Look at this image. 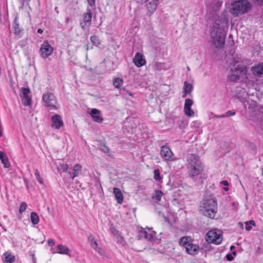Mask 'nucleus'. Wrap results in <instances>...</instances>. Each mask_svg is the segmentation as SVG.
Listing matches in <instances>:
<instances>
[{
	"label": "nucleus",
	"instance_id": "obj_2",
	"mask_svg": "<svg viewBox=\"0 0 263 263\" xmlns=\"http://www.w3.org/2000/svg\"><path fill=\"white\" fill-rule=\"evenodd\" d=\"M200 213L203 216L213 219L217 214L216 199L212 195L205 196L199 206Z\"/></svg>",
	"mask_w": 263,
	"mask_h": 263
},
{
	"label": "nucleus",
	"instance_id": "obj_57",
	"mask_svg": "<svg viewBox=\"0 0 263 263\" xmlns=\"http://www.w3.org/2000/svg\"><path fill=\"white\" fill-rule=\"evenodd\" d=\"M3 133H0V137H2L3 136Z\"/></svg>",
	"mask_w": 263,
	"mask_h": 263
},
{
	"label": "nucleus",
	"instance_id": "obj_15",
	"mask_svg": "<svg viewBox=\"0 0 263 263\" xmlns=\"http://www.w3.org/2000/svg\"><path fill=\"white\" fill-rule=\"evenodd\" d=\"M185 250L187 254L191 255H195L198 253L199 247L197 245L190 242L186 247Z\"/></svg>",
	"mask_w": 263,
	"mask_h": 263
},
{
	"label": "nucleus",
	"instance_id": "obj_8",
	"mask_svg": "<svg viewBox=\"0 0 263 263\" xmlns=\"http://www.w3.org/2000/svg\"><path fill=\"white\" fill-rule=\"evenodd\" d=\"M53 52V48L49 44L47 41H44L40 49L41 56L44 59H46L52 54Z\"/></svg>",
	"mask_w": 263,
	"mask_h": 263
},
{
	"label": "nucleus",
	"instance_id": "obj_26",
	"mask_svg": "<svg viewBox=\"0 0 263 263\" xmlns=\"http://www.w3.org/2000/svg\"><path fill=\"white\" fill-rule=\"evenodd\" d=\"M69 249L68 247L62 245H58L57 246V252L59 254L67 255L69 253Z\"/></svg>",
	"mask_w": 263,
	"mask_h": 263
},
{
	"label": "nucleus",
	"instance_id": "obj_9",
	"mask_svg": "<svg viewBox=\"0 0 263 263\" xmlns=\"http://www.w3.org/2000/svg\"><path fill=\"white\" fill-rule=\"evenodd\" d=\"M88 241L90 243V247L99 254L102 256H104L105 255V251L101 247H99L97 240L95 239V236L92 234H90L88 235Z\"/></svg>",
	"mask_w": 263,
	"mask_h": 263
},
{
	"label": "nucleus",
	"instance_id": "obj_23",
	"mask_svg": "<svg viewBox=\"0 0 263 263\" xmlns=\"http://www.w3.org/2000/svg\"><path fill=\"white\" fill-rule=\"evenodd\" d=\"M113 193L117 202L119 204H121L123 200V197L121 190L119 188L115 187L113 190Z\"/></svg>",
	"mask_w": 263,
	"mask_h": 263
},
{
	"label": "nucleus",
	"instance_id": "obj_54",
	"mask_svg": "<svg viewBox=\"0 0 263 263\" xmlns=\"http://www.w3.org/2000/svg\"><path fill=\"white\" fill-rule=\"evenodd\" d=\"M232 254H233V255H236V252H235V251H233V252H232Z\"/></svg>",
	"mask_w": 263,
	"mask_h": 263
},
{
	"label": "nucleus",
	"instance_id": "obj_21",
	"mask_svg": "<svg viewBox=\"0 0 263 263\" xmlns=\"http://www.w3.org/2000/svg\"><path fill=\"white\" fill-rule=\"evenodd\" d=\"M2 259L4 263H13L15 260V257L10 252H5L3 255Z\"/></svg>",
	"mask_w": 263,
	"mask_h": 263
},
{
	"label": "nucleus",
	"instance_id": "obj_32",
	"mask_svg": "<svg viewBox=\"0 0 263 263\" xmlns=\"http://www.w3.org/2000/svg\"><path fill=\"white\" fill-rule=\"evenodd\" d=\"M123 84V80L120 78H117L113 81V85L118 89H121Z\"/></svg>",
	"mask_w": 263,
	"mask_h": 263
},
{
	"label": "nucleus",
	"instance_id": "obj_1",
	"mask_svg": "<svg viewBox=\"0 0 263 263\" xmlns=\"http://www.w3.org/2000/svg\"><path fill=\"white\" fill-rule=\"evenodd\" d=\"M263 6V0H234L230 5L229 13L234 17H239L251 11L253 6Z\"/></svg>",
	"mask_w": 263,
	"mask_h": 263
},
{
	"label": "nucleus",
	"instance_id": "obj_13",
	"mask_svg": "<svg viewBox=\"0 0 263 263\" xmlns=\"http://www.w3.org/2000/svg\"><path fill=\"white\" fill-rule=\"evenodd\" d=\"M133 63L137 67H140L146 64V61L142 53L137 52L133 59Z\"/></svg>",
	"mask_w": 263,
	"mask_h": 263
},
{
	"label": "nucleus",
	"instance_id": "obj_22",
	"mask_svg": "<svg viewBox=\"0 0 263 263\" xmlns=\"http://www.w3.org/2000/svg\"><path fill=\"white\" fill-rule=\"evenodd\" d=\"M193 86L192 84L187 83L185 81L184 83L183 87V92L182 97L185 98L187 95L190 94L193 90Z\"/></svg>",
	"mask_w": 263,
	"mask_h": 263
},
{
	"label": "nucleus",
	"instance_id": "obj_25",
	"mask_svg": "<svg viewBox=\"0 0 263 263\" xmlns=\"http://www.w3.org/2000/svg\"><path fill=\"white\" fill-rule=\"evenodd\" d=\"M0 160L3 164L4 167L5 168H9L10 166L9 160L6 154L0 151Z\"/></svg>",
	"mask_w": 263,
	"mask_h": 263
},
{
	"label": "nucleus",
	"instance_id": "obj_19",
	"mask_svg": "<svg viewBox=\"0 0 263 263\" xmlns=\"http://www.w3.org/2000/svg\"><path fill=\"white\" fill-rule=\"evenodd\" d=\"M90 115L93 120L98 123L103 121V118L101 116V111L96 108L92 109L90 112Z\"/></svg>",
	"mask_w": 263,
	"mask_h": 263
},
{
	"label": "nucleus",
	"instance_id": "obj_38",
	"mask_svg": "<svg viewBox=\"0 0 263 263\" xmlns=\"http://www.w3.org/2000/svg\"><path fill=\"white\" fill-rule=\"evenodd\" d=\"M100 148L101 151L104 153L108 154L109 153L110 148L104 143H101L100 144Z\"/></svg>",
	"mask_w": 263,
	"mask_h": 263
},
{
	"label": "nucleus",
	"instance_id": "obj_7",
	"mask_svg": "<svg viewBox=\"0 0 263 263\" xmlns=\"http://www.w3.org/2000/svg\"><path fill=\"white\" fill-rule=\"evenodd\" d=\"M159 0H145V7L146 10V14L152 16L158 8Z\"/></svg>",
	"mask_w": 263,
	"mask_h": 263
},
{
	"label": "nucleus",
	"instance_id": "obj_60",
	"mask_svg": "<svg viewBox=\"0 0 263 263\" xmlns=\"http://www.w3.org/2000/svg\"><path fill=\"white\" fill-rule=\"evenodd\" d=\"M143 0H137L138 2L142 1Z\"/></svg>",
	"mask_w": 263,
	"mask_h": 263
},
{
	"label": "nucleus",
	"instance_id": "obj_42",
	"mask_svg": "<svg viewBox=\"0 0 263 263\" xmlns=\"http://www.w3.org/2000/svg\"><path fill=\"white\" fill-rule=\"evenodd\" d=\"M69 166L67 163H63L60 165L59 170L62 172H68V173Z\"/></svg>",
	"mask_w": 263,
	"mask_h": 263
},
{
	"label": "nucleus",
	"instance_id": "obj_52",
	"mask_svg": "<svg viewBox=\"0 0 263 263\" xmlns=\"http://www.w3.org/2000/svg\"><path fill=\"white\" fill-rule=\"evenodd\" d=\"M234 248H235V246H231L230 247V250H233Z\"/></svg>",
	"mask_w": 263,
	"mask_h": 263
},
{
	"label": "nucleus",
	"instance_id": "obj_61",
	"mask_svg": "<svg viewBox=\"0 0 263 263\" xmlns=\"http://www.w3.org/2000/svg\"><path fill=\"white\" fill-rule=\"evenodd\" d=\"M87 49V50H88V47H87V49Z\"/></svg>",
	"mask_w": 263,
	"mask_h": 263
},
{
	"label": "nucleus",
	"instance_id": "obj_48",
	"mask_svg": "<svg viewBox=\"0 0 263 263\" xmlns=\"http://www.w3.org/2000/svg\"><path fill=\"white\" fill-rule=\"evenodd\" d=\"M47 242L49 246H53L55 244L54 240L51 238L48 239Z\"/></svg>",
	"mask_w": 263,
	"mask_h": 263
},
{
	"label": "nucleus",
	"instance_id": "obj_27",
	"mask_svg": "<svg viewBox=\"0 0 263 263\" xmlns=\"http://www.w3.org/2000/svg\"><path fill=\"white\" fill-rule=\"evenodd\" d=\"M191 238L189 236H183L179 239V243L180 246L183 247L185 249L188 244L191 242Z\"/></svg>",
	"mask_w": 263,
	"mask_h": 263
},
{
	"label": "nucleus",
	"instance_id": "obj_43",
	"mask_svg": "<svg viewBox=\"0 0 263 263\" xmlns=\"http://www.w3.org/2000/svg\"><path fill=\"white\" fill-rule=\"evenodd\" d=\"M27 207V203L25 202H22L21 203L20 209H19V213L20 214H22L26 210Z\"/></svg>",
	"mask_w": 263,
	"mask_h": 263
},
{
	"label": "nucleus",
	"instance_id": "obj_58",
	"mask_svg": "<svg viewBox=\"0 0 263 263\" xmlns=\"http://www.w3.org/2000/svg\"><path fill=\"white\" fill-rule=\"evenodd\" d=\"M68 21H69V18H67L66 19V22H68Z\"/></svg>",
	"mask_w": 263,
	"mask_h": 263
},
{
	"label": "nucleus",
	"instance_id": "obj_44",
	"mask_svg": "<svg viewBox=\"0 0 263 263\" xmlns=\"http://www.w3.org/2000/svg\"><path fill=\"white\" fill-rule=\"evenodd\" d=\"M236 112L234 111L228 110L224 114V117H227L229 116H233L235 115Z\"/></svg>",
	"mask_w": 263,
	"mask_h": 263
},
{
	"label": "nucleus",
	"instance_id": "obj_55",
	"mask_svg": "<svg viewBox=\"0 0 263 263\" xmlns=\"http://www.w3.org/2000/svg\"><path fill=\"white\" fill-rule=\"evenodd\" d=\"M2 130H3V128L2 127L1 125H0V132H2Z\"/></svg>",
	"mask_w": 263,
	"mask_h": 263
},
{
	"label": "nucleus",
	"instance_id": "obj_37",
	"mask_svg": "<svg viewBox=\"0 0 263 263\" xmlns=\"http://www.w3.org/2000/svg\"><path fill=\"white\" fill-rule=\"evenodd\" d=\"M90 41L92 44L96 46H98L100 44L99 39L96 35L91 36L90 37Z\"/></svg>",
	"mask_w": 263,
	"mask_h": 263
},
{
	"label": "nucleus",
	"instance_id": "obj_45",
	"mask_svg": "<svg viewBox=\"0 0 263 263\" xmlns=\"http://www.w3.org/2000/svg\"><path fill=\"white\" fill-rule=\"evenodd\" d=\"M226 257L228 261H232L233 260L234 258L232 256V254H231V253L227 254L226 256Z\"/></svg>",
	"mask_w": 263,
	"mask_h": 263
},
{
	"label": "nucleus",
	"instance_id": "obj_40",
	"mask_svg": "<svg viewBox=\"0 0 263 263\" xmlns=\"http://www.w3.org/2000/svg\"><path fill=\"white\" fill-rule=\"evenodd\" d=\"M185 115L187 117H192L194 115V111L191 107L183 108Z\"/></svg>",
	"mask_w": 263,
	"mask_h": 263
},
{
	"label": "nucleus",
	"instance_id": "obj_10",
	"mask_svg": "<svg viewBox=\"0 0 263 263\" xmlns=\"http://www.w3.org/2000/svg\"><path fill=\"white\" fill-rule=\"evenodd\" d=\"M30 92L29 88L22 87L21 88L20 97L22 103L25 106H29L31 104V98L29 96Z\"/></svg>",
	"mask_w": 263,
	"mask_h": 263
},
{
	"label": "nucleus",
	"instance_id": "obj_4",
	"mask_svg": "<svg viewBox=\"0 0 263 263\" xmlns=\"http://www.w3.org/2000/svg\"><path fill=\"white\" fill-rule=\"evenodd\" d=\"M226 34V30L221 24L215 23L213 25L211 36L213 43L216 47L222 48L223 46Z\"/></svg>",
	"mask_w": 263,
	"mask_h": 263
},
{
	"label": "nucleus",
	"instance_id": "obj_33",
	"mask_svg": "<svg viewBox=\"0 0 263 263\" xmlns=\"http://www.w3.org/2000/svg\"><path fill=\"white\" fill-rule=\"evenodd\" d=\"M18 17L16 16L14 20L13 24V28L14 33L15 34H19L21 32V29L19 27V24L17 22Z\"/></svg>",
	"mask_w": 263,
	"mask_h": 263
},
{
	"label": "nucleus",
	"instance_id": "obj_29",
	"mask_svg": "<svg viewBox=\"0 0 263 263\" xmlns=\"http://www.w3.org/2000/svg\"><path fill=\"white\" fill-rule=\"evenodd\" d=\"M153 69L154 70H166L167 68L164 63L156 62L153 65Z\"/></svg>",
	"mask_w": 263,
	"mask_h": 263
},
{
	"label": "nucleus",
	"instance_id": "obj_59",
	"mask_svg": "<svg viewBox=\"0 0 263 263\" xmlns=\"http://www.w3.org/2000/svg\"><path fill=\"white\" fill-rule=\"evenodd\" d=\"M260 129V130H263V127H261Z\"/></svg>",
	"mask_w": 263,
	"mask_h": 263
},
{
	"label": "nucleus",
	"instance_id": "obj_50",
	"mask_svg": "<svg viewBox=\"0 0 263 263\" xmlns=\"http://www.w3.org/2000/svg\"><path fill=\"white\" fill-rule=\"evenodd\" d=\"M43 30L42 29H41V28H40V29H39L37 30V32H38L39 33L41 34V33H43Z\"/></svg>",
	"mask_w": 263,
	"mask_h": 263
},
{
	"label": "nucleus",
	"instance_id": "obj_28",
	"mask_svg": "<svg viewBox=\"0 0 263 263\" xmlns=\"http://www.w3.org/2000/svg\"><path fill=\"white\" fill-rule=\"evenodd\" d=\"M163 195V193L161 190H156L155 191V193L152 197L156 202H158L160 201Z\"/></svg>",
	"mask_w": 263,
	"mask_h": 263
},
{
	"label": "nucleus",
	"instance_id": "obj_3",
	"mask_svg": "<svg viewBox=\"0 0 263 263\" xmlns=\"http://www.w3.org/2000/svg\"><path fill=\"white\" fill-rule=\"evenodd\" d=\"M186 161L188 175L193 180H196L197 177L203 171L204 165L199 156L195 154H189Z\"/></svg>",
	"mask_w": 263,
	"mask_h": 263
},
{
	"label": "nucleus",
	"instance_id": "obj_35",
	"mask_svg": "<svg viewBox=\"0 0 263 263\" xmlns=\"http://www.w3.org/2000/svg\"><path fill=\"white\" fill-rule=\"evenodd\" d=\"M154 178L156 181H160L162 180L159 170L155 169L154 171Z\"/></svg>",
	"mask_w": 263,
	"mask_h": 263
},
{
	"label": "nucleus",
	"instance_id": "obj_49",
	"mask_svg": "<svg viewBox=\"0 0 263 263\" xmlns=\"http://www.w3.org/2000/svg\"><path fill=\"white\" fill-rule=\"evenodd\" d=\"M220 184H223L225 186H228L229 185V183L226 180H222L220 182Z\"/></svg>",
	"mask_w": 263,
	"mask_h": 263
},
{
	"label": "nucleus",
	"instance_id": "obj_51",
	"mask_svg": "<svg viewBox=\"0 0 263 263\" xmlns=\"http://www.w3.org/2000/svg\"><path fill=\"white\" fill-rule=\"evenodd\" d=\"M127 92H128V95L131 96V97H133V94L130 92V91H127Z\"/></svg>",
	"mask_w": 263,
	"mask_h": 263
},
{
	"label": "nucleus",
	"instance_id": "obj_62",
	"mask_svg": "<svg viewBox=\"0 0 263 263\" xmlns=\"http://www.w3.org/2000/svg\"><path fill=\"white\" fill-rule=\"evenodd\" d=\"M262 175H263V168H262Z\"/></svg>",
	"mask_w": 263,
	"mask_h": 263
},
{
	"label": "nucleus",
	"instance_id": "obj_46",
	"mask_svg": "<svg viewBox=\"0 0 263 263\" xmlns=\"http://www.w3.org/2000/svg\"><path fill=\"white\" fill-rule=\"evenodd\" d=\"M211 115L215 118H225L224 114L221 115H216L214 114L212 112H211Z\"/></svg>",
	"mask_w": 263,
	"mask_h": 263
},
{
	"label": "nucleus",
	"instance_id": "obj_17",
	"mask_svg": "<svg viewBox=\"0 0 263 263\" xmlns=\"http://www.w3.org/2000/svg\"><path fill=\"white\" fill-rule=\"evenodd\" d=\"M110 233L116 237L118 243H122L123 241V237L120 235L118 230H117L112 224L109 228Z\"/></svg>",
	"mask_w": 263,
	"mask_h": 263
},
{
	"label": "nucleus",
	"instance_id": "obj_34",
	"mask_svg": "<svg viewBox=\"0 0 263 263\" xmlns=\"http://www.w3.org/2000/svg\"><path fill=\"white\" fill-rule=\"evenodd\" d=\"M31 221L33 224H36L39 222L40 218L38 215L34 212L31 213L30 214Z\"/></svg>",
	"mask_w": 263,
	"mask_h": 263
},
{
	"label": "nucleus",
	"instance_id": "obj_56",
	"mask_svg": "<svg viewBox=\"0 0 263 263\" xmlns=\"http://www.w3.org/2000/svg\"><path fill=\"white\" fill-rule=\"evenodd\" d=\"M98 183H99V185H100V186H101V183H100V181H99V180H98Z\"/></svg>",
	"mask_w": 263,
	"mask_h": 263
},
{
	"label": "nucleus",
	"instance_id": "obj_53",
	"mask_svg": "<svg viewBox=\"0 0 263 263\" xmlns=\"http://www.w3.org/2000/svg\"><path fill=\"white\" fill-rule=\"evenodd\" d=\"M223 189L226 191H228L229 190V188L228 187H225L223 188Z\"/></svg>",
	"mask_w": 263,
	"mask_h": 263
},
{
	"label": "nucleus",
	"instance_id": "obj_18",
	"mask_svg": "<svg viewBox=\"0 0 263 263\" xmlns=\"http://www.w3.org/2000/svg\"><path fill=\"white\" fill-rule=\"evenodd\" d=\"M82 171V167L80 164H76L73 166L72 172H68L70 175L71 178L73 180L75 177L79 176Z\"/></svg>",
	"mask_w": 263,
	"mask_h": 263
},
{
	"label": "nucleus",
	"instance_id": "obj_47",
	"mask_svg": "<svg viewBox=\"0 0 263 263\" xmlns=\"http://www.w3.org/2000/svg\"><path fill=\"white\" fill-rule=\"evenodd\" d=\"M88 3L90 6H94L96 4V0H87Z\"/></svg>",
	"mask_w": 263,
	"mask_h": 263
},
{
	"label": "nucleus",
	"instance_id": "obj_12",
	"mask_svg": "<svg viewBox=\"0 0 263 263\" xmlns=\"http://www.w3.org/2000/svg\"><path fill=\"white\" fill-rule=\"evenodd\" d=\"M92 14L91 10L87 8V12L83 15V21L80 23L81 28L84 30L89 27L91 24Z\"/></svg>",
	"mask_w": 263,
	"mask_h": 263
},
{
	"label": "nucleus",
	"instance_id": "obj_6",
	"mask_svg": "<svg viewBox=\"0 0 263 263\" xmlns=\"http://www.w3.org/2000/svg\"><path fill=\"white\" fill-rule=\"evenodd\" d=\"M42 100L46 107L49 109H57L58 103L55 96L50 92L45 93L42 96Z\"/></svg>",
	"mask_w": 263,
	"mask_h": 263
},
{
	"label": "nucleus",
	"instance_id": "obj_39",
	"mask_svg": "<svg viewBox=\"0 0 263 263\" xmlns=\"http://www.w3.org/2000/svg\"><path fill=\"white\" fill-rule=\"evenodd\" d=\"M34 175H35V178H36V180H37V181L41 184H43L44 180L40 176V173H39V171H38V170H37V169L35 170V172H34Z\"/></svg>",
	"mask_w": 263,
	"mask_h": 263
},
{
	"label": "nucleus",
	"instance_id": "obj_24",
	"mask_svg": "<svg viewBox=\"0 0 263 263\" xmlns=\"http://www.w3.org/2000/svg\"><path fill=\"white\" fill-rule=\"evenodd\" d=\"M140 238H144L148 240H152L154 238V234L153 233H148L145 230H141L139 233Z\"/></svg>",
	"mask_w": 263,
	"mask_h": 263
},
{
	"label": "nucleus",
	"instance_id": "obj_16",
	"mask_svg": "<svg viewBox=\"0 0 263 263\" xmlns=\"http://www.w3.org/2000/svg\"><path fill=\"white\" fill-rule=\"evenodd\" d=\"M239 69L238 65L233 69H231V73L229 76L230 81L233 82H236L240 79L239 75Z\"/></svg>",
	"mask_w": 263,
	"mask_h": 263
},
{
	"label": "nucleus",
	"instance_id": "obj_30",
	"mask_svg": "<svg viewBox=\"0 0 263 263\" xmlns=\"http://www.w3.org/2000/svg\"><path fill=\"white\" fill-rule=\"evenodd\" d=\"M239 69V75L240 78L246 79L247 78V72L248 69L246 66L243 65H238Z\"/></svg>",
	"mask_w": 263,
	"mask_h": 263
},
{
	"label": "nucleus",
	"instance_id": "obj_36",
	"mask_svg": "<svg viewBox=\"0 0 263 263\" xmlns=\"http://www.w3.org/2000/svg\"><path fill=\"white\" fill-rule=\"evenodd\" d=\"M245 224H246L245 229L248 231H250L252 228V226H255V221L253 220H250L248 221H246L245 222Z\"/></svg>",
	"mask_w": 263,
	"mask_h": 263
},
{
	"label": "nucleus",
	"instance_id": "obj_11",
	"mask_svg": "<svg viewBox=\"0 0 263 263\" xmlns=\"http://www.w3.org/2000/svg\"><path fill=\"white\" fill-rule=\"evenodd\" d=\"M160 155L162 158L165 161L173 160V153L171 148L167 145H163L161 147Z\"/></svg>",
	"mask_w": 263,
	"mask_h": 263
},
{
	"label": "nucleus",
	"instance_id": "obj_41",
	"mask_svg": "<svg viewBox=\"0 0 263 263\" xmlns=\"http://www.w3.org/2000/svg\"><path fill=\"white\" fill-rule=\"evenodd\" d=\"M193 101L189 98L186 99L185 100L184 105V108H187L189 107H191V106L193 104Z\"/></svg>",
	"mask_w": 263,
	"mask_h": 263
},
{
	"label": "nucleus",
	"instance_id": "obj_14",
	"mask_svg": "<svg viewBox=\"0 0 263 263\" xmlns=\"http://www.w3.org/2000/svg\"><path fill=\"white\" fill-rule=\"evenodd\" d=\"M252 74L255 77H260L263 75V63L254 65L251 69Z\"/></svg>",
	"mask_w": 263,
	"mask_h": 263
},
{
	"label": "nucleus",
	"instance_id": "obj_20",
	"mask_svg": "<svg viewBox=\"0 0 263 263\" xmlns=\"http://www.w3.org/2000/svg\"><path fill=\"white\" fill-rule=\"evenodd\" d=\"M52 126L56 129H59L63 124L60 116L55 115L52 117Z\"/></svg>",
	"mask_w": 263,
	"mask_h": 263
},
{
	"label": "nucleus",
	"instance_id": "obj_31",
	"mask_svg": "<svg viewBox=\"0 0 263 263\" xmlns=\"http://www.w3.org/2000/svg\"><path fill=\"white\" fill-rule=\"evenodd\" d=\"M222 2L218 0H213L210 5V7L213 11H217L222 6Z\"/></svg>",
	"mask_w": 263,
	"mask_h": 263
},
{
	"label": "nucleus",
	"instance_id": "obj_5",
	"mask_svg": "<svg viewBox=\"0 0 263 263\" xmlns=\"http://www.w3.org/2000/svg\"><path fill=\"white\" fill-rule=\"evenodd\" d=\"M205 240L209 243L220 244L222 241L221 231L216 229L209 231L205 235Z\"/></svg>",
	"mask_w": 263,
	"mask_h": 263
}]
</instances>
